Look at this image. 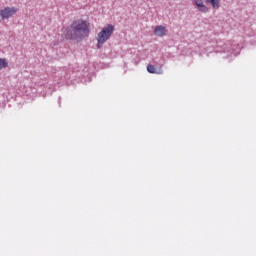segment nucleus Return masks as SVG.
Listing matches in <instances>:
<instances>
[{
  "label": "nucleus",
  "mask_w": 256,
  "mask_h": 256,
  "mask_svg": "<svg viewBox=\"0 0 256 256\" xmlns=\"http://www.w3.org/2000/svg\"><path fill=\"white\" fill-rule=\"evenodd\" d=\"M65 37L71 41H83L89 37V24L85 20H75L66 28Z\"/></svg>",
  "instance_id": "1"
},
{
  "label": "nucleus",
  "mask_w": 256,
  "mask_h": 256,
  "mask_svg": "<svg viewBox=\"0 0 256 256\" xmlns=\"http://www.w3.org/2000/svg\"><path fill=\"white\" fill-rule=\"evenodd\" d=\"M115 31V26L113 24H108L105 26L97 35V49H101L103 45H105L106 41H109L111 39V36L113 35Z\"/></svg>",
  "instance_id": "2"
},
{
  "label": "nucleus",
  "mask_w": 256,
  "mask_h": 256,
  "mask_svg": "<svg viewBox=\"0 0 256 256\" xmlns=\"http://www.w3.org/2000/svg\"><path fill=\"white\" fill-rule=\"evenodd\" d=\"M204 0H195L194 5H196L198 11L200 13H209V8L205 5H211L213 9H219L221 7V0H205V3H203Z\"/></svg>",
  "instance_id": "3"
},
{
  "label": "nucleus",
  "mask_w": 256,
  "mask_h": 256,
  "mask_svg": "<svg viewBox=\"0 0 256 256\" xmlns=\"http://www.w3.org/2000/svg\"><path fill=\"white\" fill-rule=\"evenodd\" d=\"M19 11L18 8L15 7H5L4 9H0V23L1 21H5V19H10Z\"/></svg>",
  "instance_id": "4"
},
{
  "label": "nucleus",
  "mask_w": 256,
  "mask_h": 256,
  "mask_svg": "<svg viewBox=\"0 0 256 256\" xmlns=\"http://www.w3.org/2000/svg\"><path fill=\"white\" fill-rule=\"evenodd\" d=\"M154 35H156V37H165V35H167V27L163 25L156 26L154 29Z\"/></svg>",
  "instance_id": "5"
},
{
  "label": "nucleus",
  "mask_w": 256,
  "mask_h": 256,
  "mask_svg": "<svg viewBox=\"0 0 256 256\" xmlns=\"http://www.w3.org/2000/svg\"><path fill=\"white\" fill-rule=\"evenodd\" d=\"M7 67H9V62H7V59L0 58V70L7 69Z\"/></svg>",
  "instance_id": "6"
},
{
  "label": "nucleus",
  "mask_w": 256,
  "mask_h": 256,
  "mask_svg": "<svg viewBox=\"0 0 256 256\" xmlns=\"http://www.w3.org/2000/svg\"><path fill=\"white\" fill-rule=\"evenodd\" d=\"M147 71H148V73H155V71H156L155 66L149 64V65L147 66Z\"/></svg>",
  "instance_id": "7"
}]
</instances>
